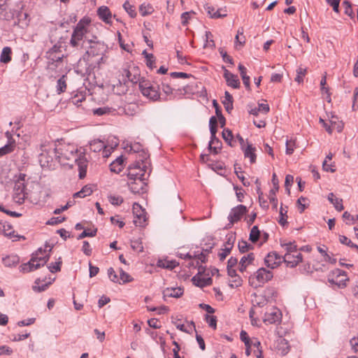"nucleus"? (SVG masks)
<instances>
[{
	"label": "nucleus",
	"mask_w": 358,
	"mask_h": 358,
	"mask_svg": "<svg viewBox=\"0 0 358 358\" xmlns=\"http://www.w3.org/2000/svg\"><path fill=\"white\" fill-rule=\"evenodd\" d=\"M233 96L229 92L226 91L224 92V99L222 101V104L228 113H230L233 109Z\"/></svg>",
	"instance_id": "nucleus-28"
},
{
	"label": "nucleus",
	"mask_w": 358,
	"mask_h": 358,
	"mask_svg": "<svg viewBox=\"0 0 358 358\" xmlns=\"http://www.w3.org/2000/svg\"><path fill=\"white\" fill-rule=\"evenodd\" d=\"M96 229H95L94 231L84 230L80 234H79L78 239V240L83 239L87 236L93 237V236H96Z\"/></svg>",
	"instance_id": "nucleus-56"
},
{
	"label": "nucleus",
	"mask_w": 358,
	"mask_h": 358,
	"mask_svg": "<svg viewBox=\"0 0 358 358\" xmlns=\"http://www.w3.org/2000/svg\"><path fill=\"white\" fill-rule=\"evenodd\" d=\"M328 280L331 285H334L338 288H344L347 286V282L349 278L345 271L336 268L333 270L328 277Z\"/></svg>",
	"instance_id": "nucleus-8"
},
{
	"label": "nucleus",
	"mask_w": 358,
	"mask_h": 358,
	"mask_svg": "<svg viewBox=\"0 0 358 358\" xmlns=\"http://www.w3.org/2000/svg\"><path fill=\"white\" fill-rule=\"evenodd\" d=\"M255 260V255L252 252L248 253L241 257L239 262V271L243 272L246 268L252 264Z\"/></svg>",
	"instance_id": "nucleus-22"
},
{
	"label": "nucleus",
	"mask_w": 358,
	"mask_h": 358,
	"mask_svg": "<svg viewBox=\"0 0 358 358\" xmlns=\"http://www.w3.org/2000/svg\"><path fill=\"white\" fill-rule=\"evenodd\" d=\"M332 159V155L329 153L325 158L324 161L322 163L323 170L325 171L334 172L335 169L332 168L331 164H329V161H331Z\"/></svg>",
	"instance_id": "nucleus-38"
},
{
	"label": "nucleus",
	"mask_w": 358,
	"mask_h": 358,
	"mask_svg": "<svg viewBox=\"0 0 358 358\" xmlns=\"http://www.w3.org/2000/svg\"><path fill=\"white\" fill-rule=\"evenodd\" d=\"M3 264L8 267L17 265L20 262L18 256L15 255H8L2 259Z\"/></svg>",
	"instance_id": "nucleus-26"
},
{
	"label": "nucleus",
	"mask_w": 358,
	"mask_h": 358,
	"mask_svg": "<svg viewBox=\"0 0 358 358\" xmlns=\"http://www.w3.org/2000/svg\"><path fill=\"white\" fill-rule=\"evenodd\" d=\"M206 43L204 47H210L215 48V44L214 41L213 40V34L210 31H206Z\"/></svg>",
	"instance_id": "nucleus-42"
},
{
	"label": "nucleus",
	"mask_w": 358,
	"mask_h": 358,
	"mask_svg": "<svg viewBox=\"0 0 358 358\" xmlns=\"http://www.w3.org/2000/svg\"><path fill=\"white\" fill-rule=\"evenodd\" d=\"M209 253V250H203L201 252L199 251L194 252L193 255H191L189 253H187L185 255L180 254V257L182 258H188L189 259H191L192 258H194L196 260V265L199 266V262L201 263H205L206 262V255Z\"/></svg>",
	"instance_id": "nucleus-17"
},
{
	"label": "nucleus",
	"mask_w": 358,
	"mask_h": 358,
	"mask_svg": "<svg viewBox=\"0 0 358 358\" xmlns=\"http://www.w3.org/2000/svg\"><path fill=\"white\" fill-rule=\"evenodd\" d=\"M12 50L10 47H4L1 51L0 56V62L7 64L11 61Z\"/></svg>",
	"instance_id": "nucleus-29"
},
{
	"label": "nucleus",
	"mask_w": 358,
	"mask_h": 358,
	"mask_svg": "<svg viewBox=\"0 0 358 358\" xmlns=\"http://www.w3.org/2000/svg\"><path fill=\"white\" fill-rule=\"evenodd\" d=\"M282 262V257L280 256L276 252H269L264 259L265 265L271 268L278 267Z\"/></svg>",
	"instance_id": "nucleus-13"
},
{
	"label": "nucleus",
	"mask_w": 358,
	"mask_h": 358,
	"mask_svg": "<svg viewBox=\"0 0 358 358\" xmlns=\"http://www.w3.org/2000/svg\"><path fill=\"white\" fill-rule=\"evenodd\" d=\"M331 203L338 211H341L344 208L343 205V200L341 199L336 198L335 200L331 202Z\"/></svg>",
	"instance_id": "nucleus-59"
},
{
	"label": "nucleus",
	"mask_w": 358,
	"mask_h": 358,
	"mask_svg": "<svg viewBox=\"0 0 358 358\" xmlns=\"http://www.w3.org/2000/svg\"><path fill=\"white\" fill-rule=\"evenodd\" d=\"M75 162L78 167L79 178L83 179L86 176L87 161L85 157H78Z\"/></svg>",
	"instance_id": "nucleus-21"
},
{
	"label": "nucleus",
	"mask_w": 358,
	"mask_h": 358,
	"mask_svg": "<svg viewBox=\"0 0 358 358\" xmlns=\"http://www.w3.org/2000/svg\"><path fill=\"white\" fill-rule=\"evenodd\" d=\"M259 236H260V231H259L258 227L254 226L250 230V237H249L250 241L252 243H256L259 240Z\"/></svg>",
	"instance_id": "nucleus-35"
},
{
	"label": "nucleus",
	"mask_w": 358,
	"mask_h": 358,
	"mask_svg": "<svg viewBox=\"0 0 358 358\" xmlns=\"http://www.w3.org/2000/svg\"><path fill=\"white\" fill-rule=\"evenodd\" d=\"M281 320V313L277 308H271L267 310L263 318L265 323L274 324Z\"/></svg>",
	"instance_id": "nucleus-12"
},
{
	"label": "nucleus",
	"mask_w": 358,
	"mask_h": 358,
	"mask_svg": "<svg viewBox=\"0 0 358 358\" xmlns=\"http://www.w3.org/2000/svg\"><path fill=\"white\" fill-rule=\"evenodd\" d=\"M204 268L202 266H199L198 273L192 278L193 283L200 287H203L208 285H210L212 282L210 278H201V274L203 271Z\"/></svg>",
	"instance_id": "nucleus-16"
},
{
	"label": "nucleus",
	"mask_w": 358,
	"mask_h": 358,
	"mask_svg": "<svg viewBox=\"0 0 358 358\" xmlns=\"http://www.w3.org/2000/svg\"><path fill=\"white\" fill-rule=\"evenodd\" d=\"M245 157H248L251 163H255L256 161L255 148L252 147V144H248L245 149H244Z\"/></svg>",
	"instance_id": "nucleus-30"
},
{
	"label": "nucleus",
	"mask_w": 358,
	"mask_h": 358,
	"mask_svg": "<svg viewBox=\"0 0 358 358\" xmlns=\"http://www.w3.org/2000/svg\"><path fill=\"white\" fill-rule=\"evenodd\" d=\"M82 250L87 256H90L92 254V248L88 241H85L83 243Z\"/></svg>",
	"instance_id": "nucleus-58"
},
{
	"label": "nucleus",
	"mask_w": 358,
	"mask_h": 358,
	"mask_svg": "<svg viewBox=\"0 0 358 358\" xmlns=\"http://www.w3.org/2000/svg\"><path fill=\"white\" fill-rule=\"evenodd\" d=\"M97 14L101 20L106 24L111 23L112 15L107 6H101L97 10Z\"/></svg>",
	"instance_id": "nucleus-23"
},
{
	"label": "nucleus",
	"mask_w": 358,
	"mask_h": 358,
	"mask_svg": "<svg viewBox=\"0 0 358 358\" xmlns=\"http://www.w3.org/2000/svg\"><path fill=\"white\" fill-rule=\"evenodd\" d=\"M57 92L58 94L64 92L66 89V76H62L57 83Z\"/></svg>",
	"instance_id": "nucleus-36"
},
{
	"label": "nucleus",
	"mask_w": 358,
	"mask_h": 358,
	"mask_svg": "<svg viewBox=\"0 0 358 358\" xmlns=\"http://www.w3.org/2000/svg\"><path fill=\"white\" fill-rule=\"evenodd\" d=\"M0 232L7 237L13 238L14 236V230L8 223H0Z\"/></svg>",
	"instance_id": "nucleus-27"
},
{
	"label": "nucleus",
	"mask_w": 358,
	"mask_h": 358,
	"mask_svg": "<svg viewBox=\"0 0 358 358\" xmlns=\"http://www.w3.org/2000/svg\"><path fill=\"white\" fill-rule=\"evenodd\" d=\"M224 78H225L228 86L234 89H238L240 87L241 83L238 76L231 73L226 69L224 70Z\"/></svg>",
	"instance_id": "nucleus-18"
},
{
	"label": "nucleus",
	"mask_w": 358,
	"mask_h": 358,
	"mask_svg": "<svg viewBox=\"0 0 358 358\" xmlns=\"http://www.w3.org/2000/svg\"><path fill=\"white\" fill-rule=\"evenodd\" d=\"M89 268L90 278L96 276L99 271V268L97 266H93L90 262H89Z\"/></svg>",
	"instance_id": "nucleus-64"
},
{
	"label": "nucleus",
	"mask_w": 358,
	"mask_h": 358,
	"mask_svg": "<svg viewBox=\"0 0 358 358\" xmlns=\"http://www.w3.org/2000/svg\"><path fill=\"white\" fill-rule=\"evenodd\" d=\"M61 152H58L57 150L54 148H50L48 150L46 148V145H42L41 147V152L40 153V162L42 163L43 158L48 155L47 162H49V159H52V154H55V156L58 158L59 161L62 163L65 164V159L67 161H76L78 159V152L74 149L69 150V149H60Z\"/></svg>",
	"instance_id": "nucleus-3"
},
{
	"label": "nucleus",
	"mask_w": 358,
	"mask_h": 358,
	"mask_svg": "<svg viewBox=\"0 0 358 358\" xmlns=\"http://www.w3.org/2000/svg\"><path fill=\"white\" fill-rule=\"evenodd\" d=\"M281 246L285 248L286 253L295 252L297 250V245L295 242L281 243Z\"/></svg>",
	"instance_id": "nucleus-34"
},
{
	"label": "nucleus",
	"mask_w": 358,
	"mask_h": 358,
	"mask_svg": "<svg viewBox=\"0 0 358 358\" xmlns=\"http://www.w3.org/2000/svg\"><path fill=\"white\" fill-rule=\"evenodd\" d=\"M320 122L323 123L324 127L326 129L329 134H331L334 129H336L338 132H341L343 127L341 124H336V122H333L332 121H331V125H328L327 123L324 122L322 119H320Z\"/></svg>",
	"instance_id": "nucleus-31"
},
{
	"label": "nucleus",
	"mask_w": 358,
	"mask_h": 358,
	"mask_svg": "<svg viewBox=\"0 0 358 358\" xmlns=\"http://www.w3.org/2000/svg\"><path fill=\"white\" fill-rule=\"evenodd\" d=\"M129 185L130 190L134 193H140L141 190L143 189V187L140 185V181H138V182H136V181H134V182H131Z\"/></svg>",
	"instance_id": "nucleus-48"
},
{
	"label": "nucleus",
	"mask_w": 358,
	"mask_h": 358,
	"mask_svg": "<svg viewBox=\"0 0 358 358\" xmlns=\"http://www.w3.org/2000/svg\"><path fill=\"white\" fill-rule=\"evenodd\" d=\"M295 148V142L292 140H287L286 141V154L292 155Z\"/></svg>",
	"instance_id": "nucleus-51"
},
{
	"label": "nucleus",
	"mask_w": 358,
	"mask_h": 358,
	"mask_svg": "<svg viewBox=\"0 0 358 358\" xmlns=\"http://www.w3.org/2000/svg\"><path fill=\"white\" fill-rule=\"evenodd\" d=\"M176 262H164L162 260H159L157 262V266H159V267H162V268H173L176 266Z\"/></svg>",
	"instance_id": "nucleus-47"
},
{
	"label": "nucleus",
	"mask_w": 358,
	"mask_h": 358,
	"mask_svg": "<svg viewBox=\"0 0 358 358\" xmlns=\"http://www.w3.org/2000/svg\"><path fill=\"white\" fill-rule=\"evenodd\" d=\"M108 278L110 279L111 281L114 282H119V283H121L120 282H119V278L117 275V274L115 273V271H114V269L110 267L108 269Z\"/></svg>",
	"instance_id": "nucleus-53"
},
{
	"label": "nucleus",
	"mask_w": 358,
	"mask_h": 358,
	"mask_svg": "<svg viewBox=\"0 0 358 358\" xmlns=\"http://www.w3.org/2000/svg\"><path fill=\"white\" fill-rule=\"evenodd\" d=\"M339 241L343 245H346L350 248L354 247V243L345 236L340 235Z\"/></svg>",
	"instance_id": "nucleus-60"
},
{
	"label": "nucleus",
	"mask_w": 358,
	"mask_h": 358,
	"mask_svg": "<svg viewBox=\"0 0 358 358\" xmlns=\"http://www.w3.org/2000/svg\"><path fill=\"white\" fill-rule=\"evenodd\" d=\"M342 217H343V220L346 221V224L350 225V224H353V222L355 221L354 216H352L348 211L344 212Z\"/></svg>",
	"instance_id": "nucleus-57"
},
{
	"label": "nucleus",
	"mask_w": 358,
	"mask_h": 358,
	"mask_svg": "<svg viewBox=\"0 0 358 358\" xmlns=\"http://www.w3.org/2000/svg\"><path fill=\"white\" fill-rule=\"evenodd\" d=\"M164 297L179 298L183 294V290L180 287H168L164 290Z\"/></svg>",
	"instance_id": "nucleus-24"
},
{
	"label": "nucleus",
	"mask_w": 358,
	"mask_h": 358,
	"mask_svg": "<svg viewBox=\"0 0 358 358\" xmlns=\"http://www.w3.org/2000/svg\"><path fill=\"white\" fill-rule=\"evenodd\" d=\"M149 155L146 152H142L140 158L129 165L128 178L130 180L140 181V185H145V175L148 171L150 162L148 161Z\"/></svg>",
	"instance_id": "nucleus-1"
},
{
	"label": "nucleus",
	"mask_w": 358,
	"mask_h": 358,
	"mask_svg": "<svg viewBox=\"0 0 358 358\" xmlns=\"http://www.w3.org/2000/svg\"><path fill=\"white\" fill-rule=\"evenodd\" d=\"M307 72L306 69L299 66L296 69V77L295 78V81L299 83H301L303 80V77L306 76Z\"/></svg>",
	"instance_id": "nucleus-40"
},
{
	"label": "nucleus",
	"mask_w": 358,
	"mask_h": 358,
	"mask_svg": "<svg viewBox=\"0 0 358 358\" xmlns=\"http://www.w3.org/2000/svg\"><path fill=\"white\" fill-rule=\"evenodd\" d=\"M232 248L226 246L225 245H223V248L221 249V251L219 252L218 256L220 257V259L221 261H223L225 259V258L227 257V255L230 253Z\"/></svg>",
	"instance_id": "nucleus-44"
},
{
	"label": "nucleus",
	"mask_w": 358,
	"mask_h": 358,
	"mask_svg": "<svg viewBox=\"0 0 358 358\" xmlns=\"http://www.w3.org/2000/svg\"><path fill=\"white\" fill-rule=\"evenodd\" d=\"M26 175L24 173H20L18 176L17 180L15 182L14 186V193H13V200L21 204L24 202V199L27 195V192H25V181Z\"/></svg>",
	"instance_id": "nucleus-7"
},
{
	"label": "nucleus",
	"mask_w": 358,
	"mask_h": 358,
	"mask_svg": "<svg viewBox=\"0 0 358 358\" xmlns=\"http://www.w3.org/2000/svg\"><path fill=\"white\" fill-rule=\"evenodd\" d=\"M236 240V236L233 234H229L226 236V241L224 245L233 248Z\"/></svg>",
	"instance_id": "nucleus-52"
},
{
	"label": "nucleus",
	"mask_w": 358,
	"mask_h": 358,
	"mask_svg": "<svg viewBox=\"0 0 358 358\" xmlns=\"http://www.w3.org/2000/svg\"><path fill=\"white\" fill-rule=\"evenodd\" d=\"M45 251L39 248L32 255L31 259L26 264L20 266V271L23 273H28L43 266L49 260V255H43Z\"/></svg>",
	"instance_id": "nucleus-4"
},
{
	"label": "nucleus",
	"mask_w": 358,
	"mask_h": 358,
	"mask_svg": "<svg viewBox=\"0 0 358 358\" xmlns=\"http://www.w3.org/2000/svg\"><path fill=\"white\" fill-rule=\"evenodd\" d=\"M123 8L129 15L131 17H135L136 16V12L134 6L130 4L128 1H126L123 4Z\"/></svg>",
	"instance_id": "nucleus-37"
},
{
	"label": "nucleus",
	"mask_w": 358,
	"mask_h": 358,
	"mask_svg": "<svg viewBox=\"0 0 358 358\" xmlns=\"http://www.w3.org/2000/svg\"><path fill=\"white\" fill-rule=\"evenodd\" d=\"M206 322H208V325L210 327H212L213 329H216V323H217L216 317L206 315Z\"/></svg>",
	"instance_id": "nucleus-63"
},
{
	"label": "nucleus",
	"mask_w": 358,
	"mask_h": 358,
	"mask_svg": "<svg viewBox=\"0 0 358 358\" xmlns=\"http://www.w3.org/2000/svg\"><path fill=\"white\" fill-rule=\"evenodd\" d=\"M246 213L247 208L243 205H238L233 208L228 215L229 224L233 225L235 222L239 221Z\"/></svg>",
	"instance_id": "nucleus-11"
},
{
	"label": "nucleus",
	"mask_w": 358,
	"mask_h": 358,
	"mask_svg": "<svg viewBox=\"0 0 358 358\" xmlns=\"http://www.w3.org/2000/svg\"><path fill=\"white\" fill-rule=\"evenodd\" d=\"M139 12L142 16H146L154 12V8L150 3H143L139 7Z\"/></svg>",
	"instance_id": "nucleus-32"
},
{
	"label": "nucleus",
	"mask_w": 358,
	"mask_h": 358,
	"mask_svg": "<svg viewBox=\"0 0 358 358\" xmlns=\"http://www.w3.org/2000/svg\"><path fill=\"white\" fill-rule=\"evenodd\" d=\"M61 264H62V261H61V257H59L58 262H56L55 263H51L49 265L48 269L51 273H56V272L60 271Z\"/></svg>",
	"instance_id": "nucleus-46"
},
{
	"label": "nucleus",
	"mask_w": 358,
	"mask_h": 358,
	"mask_svg": "<svg viewBox=\"0 0 358 358\" xmlns=\"http://www.w3.org/2000/svg\"><path fill=\"white\" fill-rule=\"evenodd\" d=\"M15 147V144L14 142L6 145L3 148H0V156L11 152L12 151H13Z\"/></svg>",
	"instance_id": "nucleus-43"
},
{
	"label": "nucleus",
	"mask_w": 358,
	"mask_h": 358,
	"mask_svg": "<svg viewBox=\"0 0 358 358\" xmlns=\"http://www.w3.org/2000/svg\"><path fill=\"white\" fill-rule=\"evenodd\" d=\"M122 283L129 282L133 280V278L122 268L120 269V278Z\"/></svg>",
	"instance_id": "nucleus-45"
},
{
	"label": "nucleus",
	"mask_w": 358,
	"mask_h": 358,
	"mask_svg": "<svg viewBox=\"0 0 358 358\" xmlns=\"http://www.w3.org/2000/svg\"><path fill=\"white\" fill-rule=\"evenodd\" d=\"M93 192V190L92 189V187L89 185H85V187H83L80 191L75 193L73 194V197L76 198V197H80V198H84L87 196H90L92 194V193Z\"/></svg>",
	"instance_id": "nucleus-33"
},
{
	"label": "nucleus",
	"mask_w": 358,
	"mask_h": 358,
	"mask_svg": "<svg viewBox=\"0 0 358 358\" xmlns=\"http://www.w3.org/2000/svg\"><path fill=\"white\" fill-rule=\"evenodd\" d=\"M109 201L111 204L119 206L123 202V199L120 196H110L108 197Z\"/></svg>",
	"instance_id": "nucleus-55"
},
{
	"label": "nucleus",
	"mask_w": 358,
	"mask_h": 358,
	"mask_svg": "<svg viewBox=\"0 0 358 358\" xmlns=\"http://www.w3.org/2000/svg\"><path fill=\"white\" fill-rule=\"evenodd\" d=\"M302 255L297 253L296 255L292 253H285L282 257V262H285L287 266L293 268L302 262Z\"/></svg>",
	"instance_id": "nucleus-15"
},
{
	"label": "nucleus",
	"mask_w": 358,
	"mask_h": 358,
	"mask_svg": "<svg viewBox=\"0 0 358 358\" xmlns=\"http://www.w3.org/2000/svg\"><path fill=\"white\" fill-rule=\"evenodd\" d=\"M47 58L52 62H62L64 54L62 53V46L55 45L46 52Z\"/></svg>",
	"instance_id": "nucleus-14"
},
{
	"label": "nucleus",
	"mask_w": 358,
	"mask_h": 358,
	"mask_svg": "<svg viewBox=\"0 0 358 358\" xmlns=\"http://www.w3.org/2000/svg\"><path fill=\"white\" fill-rule=\"evenodd\" d=\"M40 281H41L40 279H36L35 281V285L33 286V289L35 292H41L45 291L48 286V284L40 285H39Z\"/></svg>",
	"instance_id": "nucleus-50"
},
{
	"label": "nucleus",
	"mask_w": 358,
	"mask_h": 358,
	"mask_svg": "<svg viewBox=\"0 0 358 358\" xmlns=\"http://www.w3.org/2000/svg\"><path fill=\"white\" fill-rule=\"evenodd\" d=\"M252 302L255 308H262L268 303V299L263 294H255Z\"/></svg>",
	"instance_id": "nucleus-25"
},
{
	"label": "nucleus",
	"mask_w": 358,
	"mask_h": 358,
	"mask_svg": "<svg viewBox=\"0 0 358 358\" xmlns=\"http://www.w3.org/2000/svg\"><path fill=\"white\" fill-rule=\"evenodd\" d=\"M222 138L231 146H232L231 141L234 136L232 131L229 129H224L222 131Z\"/></svg>",
	"instance_id": "nucleus-39"
},
{
	"label": "nucleus",
	"mask_w": 358,
	"mask_h": 358,
	"mask_svg": "<svg viewBox=\"0 0 358 358\" xmlns=\"http://www.w3.org/2000/svg\"><path fill=\"white\" fill-rule=\"evenodd\" d=\"M220 54L221 55L222 59L224 62H229L231 64H234L233 59L230 56H229L227 52L224 51V50L220 49Z\"/></svg>",
	"instance_id": "nucleus-61"
},
{
	"label": "nucleus",
	"mask_w": 358,
	"mask_h": 358,
	"mask_svg": "<svg viewBox=\"0 0 358 358\" xmlns=\"http://www.w3.org/2000/svg\"><path fill=\"white\" fill-rule=\"evenodd\" d=\"M204 8L210 18H222L227 15L226 10L223 8L215 10L213 6L208 4H206Z\"/></svg>",
	"instance_id": "nucleus-19"
},
{
	"label": "nucleus",
	"mask_w": 358,
	"mask_h": 358,
	"mask_svg": "<svg viewBox=\"0 0 358 358\" xmlns=\"http://www.w3.org/2000/svg\"><path fill=\"white\" fill-rule=\"evenodd\" d=\"M90 20L88 18L80 20L73 29L70 39V45L76 48H87L88 39H92L88 35Z\"/></svg>",
	"instance_id": "nucleus-2"
},
{
	"label": "nucleus",
	"mask_w": 358,
	"mask_h": 358,
	"mask_svg": "<svg viewBox=\"0 0 358 358\" xmlns=\"http://www.w3.org/2000/svg\"><path fill=\"white\" fill-rule=\"evenodd\" d=\"M134 223L137 227H143L147 220L145 210L138 203L133 205Z\"/></svg>",
	"instance_id": "nucleus-9"
},
{
	"label": "nucleus",
	"mask_w": 358,
	"mask_h": 358,
	"mask_svg": "<svg viewBox=\"0 0 358 358\" xmlns=\"http://www.w3.org/2000/svg\"><path fill=\"white\" fill-rule=\"evenodd\" d=\"M138 87L144 96L152 101L158 100L159 98V87L152 85L148 80H143L140 81Z\"/></svg>",
	"instance_id": "nucleus-6"
},
{
	"label": "nucleus",
	"mask_w": 358,
	"mask_h": 358,
	"mask_svg": "<svg viewBox=\"0 0 358 358\" xmlns=\"http://www.w3.org/2000/svg\"><path fill=\"white\" fill-rule=\"evenodd\" d=\"M328 4H329L331 6H332L333 10L336 13H338L339 10V3L341 0H325Z\"/></svg>",
	"instance_id": "nucleus-62"
},
{
	"label": "nucleus",
	"mask_w": 358,
	"mask_h": 358,
	"mask_svg": "<svg viewBox=\"0 0 358 358\" xmlns=\"http://www.w3.org/2000/svg\"><path fill=\"white\" fill-rule=\"evenodd\" d=\"M106 148L105 143L99 139H95L90 142V149L94 152H100L103 150V157L108 156Z\"/></svg>",
	"instance_id": "nucleus-20"
},
{
	"label": "nucleus",
	"mask_w": 358,
	"mask_h": 358,
	"mask_svg": "<svg viewBox=\"0 0 358 358\" xmlns=\"http://www.w3.org/2000/svg\"><path fill=\"white\" fill-rule=\"evenodd\" d=\"M210 141L209 142L208 145V149L213 148V145L214 144V138L217 139L216 137V133H217V127L211 126L210 127Z\"/></svg>",
	"instance_id": "nucleus-49"
},
{
	"label": "nucleus",
	"mask_w": 358,
	"mask_h": 358,
	"mask_svg": "<svg viewBox=\"0 0 358 358\" xmlns=\"http://www.w3.org/2000/svg\"><path fill=\"white\" fill-rule=\"evenodd\" d=\"M87 45H89V47L86 50L84 58L87 57V59L89 57L103 55L107 48L105 43L99 41L97 37L95 36H92V39H88V43Z\"/></svg>",
	"instance_id": "nucleus-5"
},
{
	"label": "nucleus",
	"mask_w": 358,
	"mask_h": 358,
	"mask_svg": "<svg viewBox=\"0 0 358 358\" xmlns=\"http://www.w3.org/2000/svg\"><path fill=\"white\" fill-rule=\"evenodd\" d=\"M286 213L287 210H285L284 208L281 207L280 210V218L278 222L282 226H285L287 223V216L286 215Z\"/></svg>",
	"instance_id": "nucleus-54"
},
{
	"label": "nucleus",
	"mask_w": 358,
	"mask_h": 358,
	"mask_svg": "<svg viewBox=\"0 0 358 358\" xmlns=\"http://www.w3.org/2000/svg\"><path fill=\"white\" fill-rule=\"evenodd\" d=\"M273 273L266 270L264 268H259L253 275L251 279H255L257 281L256 285H260L261 284H264L266 282L271 280L273 278Z\"/></svg>",
	"instance_id": "nucleus-10"
},
{
	"label": "nucleus",
	"mask_w": 358,
	"mask_h": 358,
	"mask_svg": "<svg viewBox=\"0 0 358 358\" xmlns=\"http://www.w3.org/2000/svg\"><path fill=\"white\" fill-rule=\"evenodd\" d=\"M238 247L239 251L242 253L246 252L253 248L252 245H250L245 241H239Z\"/></svg>",
	"instance_id": "nucleus-41"
}]
</instances>
